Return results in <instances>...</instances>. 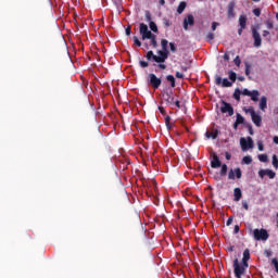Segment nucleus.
Here are the masks:
<instances>
[{"instance_id": "f257e3e1", "label": "nucleus", "mask_w": 278, "mask_h": 278, "mask_svg": "<svg viewBox=\"0 0 278 278\" xmlns=\"http://www.w3.org/2000/svg\"><path fill=\"white\" fill-rule=\"evenodd\" d=\"M161 47L162 50L157 51V55H155L152 50L147 52L146 59L148 62H156V64H161V62H166V60H168V40L162 39Z\"/></svg>"}, {"instance_id": "f03ea898", "label": "nucleus", "mask_w": 278, "mask_h": 278, "mask_svg": "<svg viewBox=\"0 0 278 278\" xmlns=\"http://www.w3.org/2000/svg\"><path fill=\"white\" fill-rule=\"evenodd\" d=\"M139 34L141 36V40H150V45L153 49H157V39L156 36L149 30V26L144 23L139 25Z\"/></svg>"}, {"instance_id": "7ed1b4c3", "label": "nucleus", "mask_w": 278, "mask_h": 278, "mask_svg": "<svg viewBox=\"0 0 278 278\" xmlns=\"http://www.w3.org/2000/svg\"><path fill=\"white\" fill-rule=\"evenodd\" d=\"M175 99H177V94L173 92V90H166L162 92V101L166 103L169 108L175 105Z\"/></svg>"}, {"instance_id": "20e7f679", "label": "nucleus", "mask_w": 278, "mask_h": 278, "mask_svg": "<svg viewBox=\"0 0 278 278\" xmlns=\"http://www.w3.org/2000/svg\"><path fill=\"white\" fill-rule=\"evenodd\" d=\"M253 238L254 240H262L263 242H266V240H268V238H270V235H268V230L261 228V229H254L253 230Z\"/></svg>"}, {"instance_id": "39448f33", "label": "nucleus", "mask_w": 278, "mask_h": 278, "mask_svg": "<svg viewBox=\"0 0 278 278\" xmlns=\"http://www.w3.org/2000/svg\"><path fill=\"white\" fill-rule=\"evenodd\" d=\"M149 85L154 88V90H157L160 86H162V78H159L155 74L151 73L148 75Z\"/></svg>"}, {"instance_id": "423d86ee", "label": "nucleus", "mask_w": 278, "mask_h": 278, "mask_svg": "<svg viewBox=\"0 0 278 278\" xmlns=\"http://www.w3.org/2000/svg\"><path fill=\"white\" fill-rule=\"evenodd\" d=\"M233 269H235V277L242 278L243 274L247 271L244 266L240 265L238 258L233 260Z\"/></svg>"}, {"instance_id": "0eeeda50", "label": "nucleus", "mask_w": 278, "mask_h": 278, "mask_svg": "<svg viewBox=\"0 0 278 278\" xmlns=\"http://www.w3.org/2000/svg\"><path fill=\"white\" fill-rule=\"evenodd\" d=\"M252 38L254 40V47L256 49H260V47H262V35H260V30H257L256 27H252Z\"/></svg>"}, {"instance_id": "6e6552de", "label": "nucleus", "mask_w": 278, "mask_h": 278, "mask_svg": "<svg viewBox=\"0 0 278 278\" xmlns=\"http://www.w3.org/2000/svg\"><path fill=\"white\" fill-rule=\"evenodd\" d=\"M240 146H241L242 151H249V149H253V147H254L253 138L248 137L245 139L244 137H242L240 139Z\"/></svg>"}, {"instance_id": "1a4fd4ad", "label": "nucleus", "mask_w": 278, "mask_h": 278, "mask_svg": "<svg viewBox=\"0 0 278 278\" xmlns=\"http://www.w3.org/2000/svg\"><path fill=\"white\" fill-rule=\"evenodd\" d=\"M215 85L222 86V88H231L233 83L229 81V79L220 77L219 75H215Z\"/></svg>"}, {"instance_id": "9d476101", "label": "nucleus", "mask_w": 278, "mask_h": 278, "mask_svg": "<svg viewBox=\"0 0 278 278\" xmlns=\"http://www.w3.org/2000/svg\"><path fill=\"white\" fill-rule=\"evenodd\" d=\"M220 112L222 114H228V116H233V106H231L229 102L222 101Z\"/></svg>"}, {"instance_id": "9b49d317", "label": "nucleus", "mask_w": 278, "mask_h": 278, "mask_svg": "<svg viewBox=\"0 0 278 278\" xmlns=\"http://www.w3.org/2000/svg\"><path fill=\"white\" fill-rule=\"evenodd\" d=\"M236 177L238 179H242V169L240 167H237L235 169H230L228 173V179L236 180Z\"/></svg>"}, {"instance_id": "f8f14e48", "label": "nucleus", "mask_w": 278, "mask_h": 278, "mask_svg": "<svg viewBox=\"0 0 278 278\" xmlns=\"http://www.w3.org/2000/svg\"><path fill=\"white\" fill-rule=\"evenodd\" d=\"M268 177L269 179H275L277 177V174L273 169H260L258 170V177L261 179H264V177Z\"/></svg>"}, {"instance_id": "ddd939ff", "label": "nucleus", "mask_w": 278, "mask_h": 278, "mask_svg": "<svg viewBox=\"0 0 278 278\" xmlns=\"http://www.w3.org/2000/svg\"><path fill=\"white\" fill-rule=\"evenodd\" d=\"M236 9V1L231 0L227 5V16L228 18H235L236 12L233 11Z\"/></svg>"}, {"instance_id": "4468645a", "label": "nucleus", "mask_w": 278, "mask_h": 278, "mask_svg": "<svg viewBox=\"0 0 278 278\" xmlns=\"http://www.w3.org/2000/svg\"><path fill=\"white\" fill-rule=\"evenodd\" d=\"M222 165L223 163L220 162V159L216 155V153H213L211 168H220Z\"/></svg>"}, {"instance_id": "2eb2a0df", "label": "nucleus", "mask_w": 278, "mask_h": 278, "mask_svg": "<svg viewBox=\"0 0 278 278\" xmlns=\"http://www.w3.org/2000/svg\"><path fill=\"white\" fill-rule=\"evenodd\" d=\"M188 25H194V15H192V14H189V15H187V17H185V20H184V29L186 30V31H188Z\"/></svg>"}, {"instance_id": "dca6fc26", "label": "nucleus", "mask_w": 278, "mask_h": 278, "mask_svg": "<svg viewBox=\"0 0 278 278\" xmlns=\"http://www.w3.org/2000/svg\"><path fill=\"white\" fill-rule=\"evenodd\" d=\"M266 108H268V99L266 96H263L260 101V110H262V112H266Z\"/></svg>"}, {"instance_id": "f3484780", "label": "nucleus", "mask_w": 278, "mask_h": 278, "mask_svg": "<svg viewBox=\"0 0 278 278\" xmlns=\"http://www.w3.org/2000/svg\"><path fill=\"white\" fill-rule=\"evenodd\" d=\"M251 118L254 125H256V127H262V116L260 114L256 113L252 115Z\"/></svg>"}, {"instance_id": "a211bd4d", "label": "nucleus", "mask_w": 278, "mask_h": 278, "mask_svg": "<svg viewBox=\"0 0 278 278\" xmlns=\"http://www.w3.org/2000/svg\"><path fill=\"white\" fill-rule=\"evenodd\" d=\"M233 197H235V201H240V199H242V190L240 188H235L233 190Z\"/></svg>"}, {"instance_id": "6ab92c4d", "label": "nucleus", "mask_w": 278, "mask_h": 278, "mask_svg": "<svg viewBox=\"0 0 278 278\" xmlns=\"http://www.w3.org/2000/svg\"><path fill=\"white\" fill-rule=\"evenodd\" d=\"M239 25H240V27H242V29H247V16L245 15H240Z\"/></svg>"}, {"instance_id": "aec40b11", "label": "nucleus", "mask_w": 278, "mask_h": 278, "mask_svg": "<svg viewBox=\"0 0 278 278\" xmlns=\"http://www.w3.org/2000/svg\"><path fill=\"white\" fill-rule=\"evenodd\" d=\"M250 97H251V101H254V102L260 101V91L253 90Z\"/></svg>"}, {"instance_id": "412c9836", "label": "nucleus", "mask_w": 278, "mask_h": 278, "mask_svg": "<svg viewBox=\"0 0 278 278\" xmlns=\"http://www.w3.org/2000/svg\"><path fill=\"white\" fill-rule=\"evenodd\" d=\"M266 29H275V22L271 18H267L265 21Z\"/></svg>"}, {"instance_id": "4be33fe9", "label": "nucleus", "mask_w": 278, "mask_h": 278, "mask_svg": "<svg viewBox=\"0 0 278 278\" xmlns=\"http://www.w3.org/2000/svg\"><path fill=\"white\" fill-rule=\"evenodd\" d=\"M228 77H229L231 84H236V79H238V74H236V72H233V71H229Z\"/></svg>"}, {"instance_id": "5701e85b", "label": "nucleus", "mask_w": 278, "mask_h": 278, "mask_svg": "<svg viewBox=\"0 0 278 278\" xmlns=\"http://www.w3.org/2000/svg\"><path fill=\"white\" fill-rule=\"evenodd\" d=\"M188 5V3H186V2H180L179 3V5H178V8H177V13L178 14H184V10H186V7Z\"/></svg>"}, {"instance_id": "b1692460", "label": "nucleus", "mask_w": 278, "mask_h": 278, "mask_svg": "<svg viewBox=\"0 0 278 278\" xmlns=\"http://www.w3.org/2000/svg\"><path fill=\"white\" fill-rule=\"evenodd\" d=\"M241 164H253V157L251 155L243 156Z\"/></svg>"}, {"instance_id": "393cba45", "label": "nucleus", "mask_w": 278, "mask_h": 278, "mask_svg": "<svg viewBox=\"0 0 278 278\" xmlns=\"http://www.w3.org/2000/svg\"><path fill=\"white\" fill-rule=\"evenodd\" d=\"M242 260H244V262H249V260H251V251L249 249H245L243 251V257Z\"/></svg>"}, {"instance_id": "a878e982", "label": "nucleus", "mask_w": 278, "mask_h": 278, "mask_svg": "<svg viewBox=\"0 0 278 278\" xmlns=\"http://www.w3.org/2000/svg\"><path fill=\"white\" fill-rule=\"evenodd\" d=\"M240 94H242V91L239 88L235 89L233 99H236V101H240Z\"/></svg>"}, {"instance_id": "bb28decb", "label": "nucleus", "mask_w": 278, "mask_h": 278, "mask_svg": "<svg viewBox=\"0 0 278 278\" xmlns=\"http://www.w3.org/2000/svg\"><path fill=\"white\" fill-rule=\"evenodd\" d=\"M166 80L170 83L172 88H175V76L167 75Z\"/></svg>"}, {"instance_id": "cd10ccee", "label": "nucleus", "mask_w": 278, "mask_h": 278, "mask_svg": "<svg viewBox=\"0 0 278 278\" xmlns=\"http://www.w3.org/2000/svg\"><path fill=\"white\" fill-rule=\"evenodd\" d=\"M236 123L239 125H242L244 123V117L240 113H237Z\"/></svg>"}, {"instance_id": "c85d7f7f", "label": "nucleus", "mask_w": 278, "mask_h": 278, "mask_svg": "<svg viewBox=\"0 0 278 278\" xmlns=\"http://www.w3.org/2000/svg\"><path fill=\"white\" fill-rule=\"evenodd\" d=\"M149 27L151 31H154L155 34H157V24H155V22H150Z\"/></svg>"}, {"instance_id": "c756f323", "label": "nucleus", "mask_w": 278, "mask_h": 278, "mask_svg": "<svg viewBox=\"0 0 278 278\" xmlns=\"http://www.w3.org/2000/svg\"><path fill=\"white\" fill-rule=\"evenodd\" d=\"M205 136H206L207 138H213V140H216V138H218V134L212 132V131H206V132H205Z\"/></svg>"}, {"instance_id": "7c9ffc66", "label": "nucleus", "mask_w": 278, "mask_h": 278, "mask_svg": "<svg viewBox=\"0 0 278 278\" xmlns=\"http://www.w3.org/2000/svg\"><path fill=\"white\" fill-rule=\"evenodd\" d=\"M220 166H222V168H220V176L225 177V175H227V170H228L227 164H223Z\"/></svg>"}, {"instance_id": "2f4dec72", "label": "nucleus", "mask_w": 278, "mask_h": 278, "mask_svg": "<svg viewBox=\"0 0 278 278\" xmlns=\"http://www.w3.org/2000/svg\"><path fill=\"white\" fill-rule=\"evenodd\" d=\"M245 114H250L251 116H255V109L253 106H250L249 109H244Z\"/></svg>"}, {"instance_id": "473e14b6", "label": "nucleus", "mask_w": 278, "mask_h": 278, "mask_svg": "<svg viewBox=\"0 0 278 278\" xmlns=\"http://www.w3.org/2000/svg\"><path fill=\"white\" fill-rule=\"evenodd\" d=\"M214 38H215L214 33H208V34L206 35V42H213V41H214Z\"/></svg>"}, {"instance_id": "72a5a7b5", "label": "nucleus", "mask_w": 278, "mask_h": 278, "mask_svg": "<svg viewBox=\"0 0 278 278\" xmlns=\"http://www.w3.org/2000/svg\"><path fill=\"white\" fill-rule=\"evenodd\" d=\"M132 40H134V45H136V47H142V42L140 41V39L137 36H134Z\"/></svg>"}, {"instance_id": "f704fd0d", "label": "nucleus", "mask_w": 278, "mask_h": 278, "mask_svg": "<svg viewBox=\"0 0 278 278\" xmlns=\"http://www.w3.org/2000/svg\"><path fill=\"white\" fill-rule=\"evenodd\" d=\"M258 160H260V162L266 163V162H268V155H266V154H260V155H258Z\"/></svg>"}, {"instance_id": "c9c22d12", "label": "nucleus", "mask_w": 278, "mask_h": 278, "mask_svg": "<svg viewBox=\"0 0 278 278\" xmlns=\"http://www.w3.org/2000/svg\"><path fill=\"white\" fill-rule=\"evenodd\" d=\"M273 166L274 168H278V159H277V154L273 155Z\"/></svg>"}, {"instance_id": "e433bc0d", "label": "nucleus", "mask_w": 278, "mask_h": 278, "mask_svg": "<svg viewBox=\"0 0 278 278\" xmlns=\"http://www.w3.org/2000/svg\"><path fill=\"white\" fill-rule=\"evenodd\" d=\"M233 63H235L236 66H240V64H242V60L240 59V55H237L233 59Z\"/></svg>"}, {"instance_id": "4c0bfd02", "label": "nucleus", "mask_w": 278, "mask_h": 278, "mask_svg": "<svg viewBox=\"0 0 278 278\" xmlns=\"http://www.w3.org/2000/svg\"><path fill=\"white\" fill-rule=\"evenodd\" d=\"M252 12H253L254 16H261V14H262V9L256 8V9H253Z\"/></svg>"}, {"instance_id": "58836bf2", "label": "nucleus", "mask_w": 278, "mask_h": 278, "mask_svg": "<svg viewBox=\"0 0 278 278\" xmlns=\"http://www.w3.org/2000/svg\"><path fill=\"white\" fill-rule=\"evenodd\" d=\"M139 65L141 66V68H148L149 62H147V61H139Z\"/></svg>"}, {"instance_id": "ea45409f", "label": "nucleus", "mask_w": 278, "mask_h": 278, "mask_svg": "<svg viewBox=\"0 0 278 278\" xmlns=\"http://www.w3.org/2000/svg\"><path fill=\"white\" fill-rule=\"evenodd\" d=\"M251 92H252V91H250L249 89H243V90L241 91V94H243V97H251Z\"/></svg>"}, {"instance_id": "a19ab883", "label": "nucleus", "mask_w": 278, "mask_h": 278, "mask_svg": "<svg viewBox=\"0 0 278 278\" xmlns=\"http://www.w3.org/2000/svg\"><path fill=\"white\" fill-rule=\"evenodd\" d=\"M271 264L276 268V273L278 274V261H277V258H273Z\"/></svg>"}, {"instance_id": "79ce46f5", "label": "nucleus", "mask_w": 278, "mask_h": 278, "mask_svg": "<svg viewBox=\"0 0 278 278\" xmlns=\"http://www.w3.org/2000/svg\"><path fill=\"white\" fill-rule=\"evenodd\" d=\"M146 21L148 23H152L153 22V21H151V12H149V11H146Z\"/></svg>"}, {"instance_id": "37998d69", "label": "nucleus", "mask_w": 278, "mask_h": 278, "mask_svg": "<svg viewBox=\"0 0 278 278\" xmlns=\"http://www.w3.org/2000/svg\"><path fill=\"white\" fill-rule=\"evenodd\" d=\"M174 105H176L178 108V110H180L181 102L177 98H174Z\"/></svg>"}, {"instance_id": "c03bdc74", "label": "nucleus", "mask_w": 278, "mask_h": 278, "mask_svg": "<svg viewBox=\"0 0 278 278\" xmlns=\"http://www.w3.org/2000/svg\"><path fill=\"white\" fill-rule=\"evenodd\" d=\"M157 68H160L161 71H166V64H164V62L159 63Z\"/></svg>"}, {"instance_id": "a18cd8bd", "label": "nucleus", "mask_w": 278, "mask_h": 278, "mask_svg": "<svg viewBox=\"0 0 278 278\" xmlns=\"http://www.w3.org/2000/svg\"><path fill=\"white\" fill-rule=\"evenodd\" d=\"M245 75H251V65H249L248 63L245 64Z\"/></svg>"}, {"instance_id": "49530a36", "label": "nucleus", "mask_w": 278, "mask_h": 278, "mask_svg": "<svg viewBox=\"0 0 278 278\" xmlns=\"http://www.w3.org/2000/svg\"><path fill=\"white\" fill-rule=\"evenodd\" d=\"M169 49L173 53H175V51H177V47H175V45L173 42H169Z\"/></svg>"}, {"instance_id": "de8ad7c7", "label": "nucleus", "mask_w": 278, "mask_h": 278, "mask_svg": "<svg viewBox=\"0 0 278 278\" xmlns=\"http://www.w3.org/2000/svg\"><path fill=\"white\" fill-rule=\"evenodd\" d=\"M163 24L165 27H169L170 26V21H168V18H163Z\"/></svg>"}, {"instance_id": "09e8293b", "label": "nucleus", "mask_w": 278, "mask_h": 278, "mask_svg": "<svg viewBox=\"0 0 278 278\" xmlns=\"http://www.w3.org/2000/svg\"><path fill=\"white\" fill-rule=\"evenodd\" d=\"M262 36H263V38H268V36H270V31L269 30H263Z\"/></svg>"}, {"instance_id": "8fccbe9b", "label": "nucleus", "mask_w": 278, "mask_h": 278, "mask_svg": "<svg viewBox=\"0 0 278 278\" xmlns=\"http://www.w3.org/2000/svg\"><path fill=\"white\" fill-rule=\"evenodd\" d=\"M241 266H243V268H249V261H244L243 258H242V265Z\"/></svg>"}, {"instance_id": "3c124183", "label": "nucleus", "mask_w": 278, "mask_h": 278, "mask_svg": "<svg viewBox=\"0 0 278 278\" xmlns=\"http://www.w3.org/2000/svg\"><path fill=\"white\" fill-rule=\"evenodd\" d=\"M216 27H218V23L217 22H213L212 23V30L216 31Z\"/></svg>"}, {"instance_id": "603ef678", "label": "nucleus", "mask_w": 278, "mask_h": 278, "mask_svg": "<svg viewBox=\"0 0 278 278\" xmlns=\"http://www.w3.org/2000/svg\"><path fill=\"white\" fill-rule=\"evenodd\" d=\"M233 233H240V226L239 225L235 226Z\"/></svg>"}, {"instance_id": "864d4df0", "label": "nucleus", "mask_w": 278, "mask_h": 278, "mask_svg": "<svg viewBox=\"0 0 278 278\" xmlns=\"http://www.w3.org/2000/svg\"><path fill=\"white\" fill-rule=\"evenodd\" d=\"M177 79H184V74L180 72H176Z\"/></svg>"}, {"instance_id": "5fc2aeb1", "label": "nucleus", "mask_w": 278, "mask_h": 278, "mask_svg": "<svg viewBox=\"0 0 278 278\" xmlns=\"http://www.w3.org/2000/svg\"><path fill=\"white\" fill-rule=\"evenodd\" d=\"M233 223V217H229L226 222L227 227H229Z\"/></svg>"}, {"instance_id": "6e6d98bb", "label": "nucleus", "mask_w": 278, "mask_h": 278, "mask_svg": "<svg viewBox=\"0 0 278 278\" xmlns=\"http://www.w3.org/2000/svg\"><path fill=\"white\" fill-rule=\"evenodd\" d=\"M126 36H131V26L126 28Z\"/></svg>"}, {"instance_id": "4d7b16f0", "label": "nucleus", "mask_w": 278, "mask_h": 278, "mask_svg": "<svg viewBox=\"0 0 278 278\" xmlns=\"http://www.w3.org/2000/svg\"><path fill=\"white\" fill-rule=\"evenodd\" d=\"M159 112H161L163 115H166V110L164 106H159Z\"/></svg>"}, {"instance_id": "13d9d810", "label": "nucleus", "mask_w": 278, "mask_h": 278, "mask_svg": "<svg viewBox=\"0 0 278 278\" xmlns=\"http://www.w3.org/2000/svg\"><path fill=\"white\" fill-rule=\"evenodd\" d=\"M242 207H243V210H249V203H247V201H243Z\"/></svg>"}, {"instance_id": "bf43d9fd", "label": "nucleus", "mask_w": 278, "mask_h": 278, "mask_svg": "<svg viewBox=\"0 0 278 278\" xmlns=\"http://www.w3.org/2000/svg\"><path fill=\"white\" fill-rule=\"evenodd\" d=\"M258 151H264V143L260 142L257 143Z\"/></svg>"}, {"instance_id": "052dcab7", "label": "nucleus", "mask_w": 278, "mask_h": 278, "mask_svg": "<svg viewBox=\"0 0 278 278\" xmlns=\"http://www.w3.org/2000/svg\"><path fill=\"white\" fill-rule=\"evenodd\" d=\"M170 123V116L167 115L165 116V125H168Z\"/></svg>"}, {"instance_id": "680f3d73", "label": "nucleus", "mask_w": 278, "mask_h": 278, "mask_svg": "<svg viewBox=\"0 0 278 278\" xmlns=\"http://www.w3.org/2000/svg\"><path fill=\"white\" fill-rule=\"evenodd\" d=\"M225 157H226V160H231V153L225 152Z\"/></svg>"}, {"instance_id": "e2e57ef3", "label": "nucleus", "mask_w": 278, "mask_h": 278, "mask_svg": "<svg viewBox=\"0 0 278 278\" xmlns=\"http://www.w3.org/2000/svg\"><path fill=\"white\" fill-rule=\"evenodd\" d=\"M242 31H244V28H242V26H240V28L238 29V35L242 36Z\"/></svg>"}, {"instance_id": "0e129e2a", "label": "nucleus", "mask_w": 278, "mask_h": 278, "mask_svg": "<svg viewBox=\"0 0 278 278\" xmlns=\"http://www.w3.org/2000/svg\"><path fill=\"white\" fill-rule=\"evenodd\" d=\"M249 134H250V136H253V126H249Z\"/></svg>"}, {"instance_id": "69168bd1", "label": "nucleus", "mask_w": 278, "mask_h": 278, "mask_svg": "<svg viewBox=\"0 0 278 278\" xmlns=\"http://www.w3.org/2000/svg\"><path fill=\"white\" fill-rule=\"evenodd\" d=\"M190 68V66H181V71H184L185 73L188 72V70Z\"/></svg>"}, {"instance_id": "338daca9", "label": "nucleus", "mask_w": 278, "mask_h": 278, "mask_svg": "<svg viewBox=\"0 0 278 278\" xmlns=\"http://www.w3.org/2000/svg\"><path fill=\"white\" fill-rule=\"evenodd\" d=\"M165 125H166L167 129H173L174 124H172L170 122H169V124H165Z\"/></svg>"}, {"instance_id": "774afa93", "label": "nucleus", "mask_w": 278, "mask_h": 278, "mask_svg": "<svg viewBox=\"0 0 278 278\" xmlns=\"http://www.w3.org/2000/svg\"><path fill=\"white\" fill-rule=\"evenodd\" d=\"M274 143H275V144H278V137H277V136L274 137Z\"/></svg>"}]
</instances>
